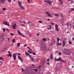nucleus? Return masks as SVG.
Segmentation results:
<instances>
[{"label": "nucleus", "mask_w": 74, "mask_h": 74, "mask_svg": "<svg viewBox=\"0 0 74 74\" xmlns=\"http://www.w3.org/2000/svg\"><path fill=\"white\" fill-rule=\"evenodd\" d=\"M71 53V51L69 49H66L65 50V54L67 55H70Z\"/></svg>", "instance_id": "nucleus-1"}, {"label": "nucleus", "mask_w": 74, "mask_h": 74, "mask_svg": "<svg viewBox=\"0 0 74 74\" xmlns=\"http://www.w3.org/2000/svg\"><path fill=\"white\" fill-rule=\"evenodd\" d=\"M55 62H57L58 61H60L61 62H64V61L61 58H59L58 59L55 58Z\"/></svg>", "instance_id": "nucleus-2"}, {"label": "nucleus", "mask_w": 74, "mask_h": 74, "mask_svg": "<svg viewBox=\"0 0 74 74\" xmlns=\"http://www.w3.org/2000/svg\"><path fill=\"white\" fill-rule=\"evenodd\" d=\"M57 41L58 42V43H57V44L59 45H61V39L59 38H57Z\"/></svg>", "instance_id": "nucleus-3"}, {"label": "nucleus", "mask_w": 74, "mask_h": 74, "mask_svg": "<svg viewBox=\"0 0 74 74\" xmlns=\"http://www.w3.org/2000/svg\"><path fill=\"white\" fill-rule=\"evenodd\" d=\"M4 35L3 34H2L1 36V39L0 41L1 42H3V41H4Z\"/></svg>", "instance_id": "nucleus-4"}, {"label": "nucleus", "mask_w": 74, "mask_h": 74, "mask_svg": "<svg viewBox=\"0 0 74 74\" xmlns=\"http://www.w3.org/2000/svg\"><path fill=\"white\" fill-rule=\"evenodd\" d=\"M3 23L5 25H7L8 26H10V23L7 21H4L3 22Z\"/></svg>", "instance_id": "nucleus-5"}, {"label": "nucleus", "mask_w": 74, "mask_h": 74, "mask_svg": "<svg viewBox=\"0 0 74 74\" xmlns=\"http://www.w3.org/2000/svg\"><path fill=\"white\" fill-rule=\"evenodd\" d=\"M28 24L31 26H34V23H32V22L29 21L28 22Z\"/></svg>", "instance_id": "nucleus-6"}, {"label": "nucleus", "mask_w": 74, "mask_h": 74, "mask_svg": "<svg viewBox=\"0 0 74 74\" xmlns=\"http://www.w3.org/2000/svg\"><path fill=\"white\" fill-rule=\"evenodd\" d=\"M19 35H21V36L22 37H25V35H23L22 34V33H21L20 31H19V30H18L17 31Z\"/></svg>", "instance_id": "nucleus-7"}, {"label": "nucleus", "mask_w": 74, "mask_h": 74, "mask_svg": "<svg viewBox=\"0 0 74 74\" xmlns=\"http://www.w3.org/2000/svg\"><path fill=\"white\" fill-rule=\"evenodd\" d=\"M55 27H56V29L58 31V32H59V29H58V25H55Z\"/></svg>", "instance_id": "nucleus-8"}, {"label": "nucleus", "mask_w": 74, "mask_h": 74, "mask_svg": "<svg viewBox=\"0 0 74 74\" xmlns=\"http://www.w3.org/2000/svg\"><path fill=\"white\" fill-rule=\"evenodd\" d=\"M47 3H48L50 4V5H52V3H53V2L52 1H47Z\"/></svg>", "instance_id": "nucleus-9"}, {"label": "nucleus", "mask_w": 74, "mask_h": 74, "mask_svg": "<svg viewBox=\"0 0 74 74\" xmlns=\"http://www.w3.org/2000/svg\"><path fill=\"white\" fill-rule=\"evenodd\" d=\"M25 54L26 55V56H29L30 58V54H29V53L27 52H25Z\"/></svg>", "instance_id": "nucleus-10"}, {"label": "nucleus", "mask_w": 74, "mask_h": 74, "mask_svg": "<svg viewBox=\"0 0 74 74\" xmlns=\"http://www.w3.org/2000/svg\"><path fill=\"white\" fill-rule=\"evenodd\" d=\"M13 56L14 59V60H15L16 59V54L15 53H14L13 55Z\"/></svg>", "instance_id": "nucleus-11"}, {"label": "nucleus", "mask_w": 74, "mask_h": 74, "mask_svg": "<svg viewBox=\"0 0 74 74\" xmlns=\"http://www.w3.org/2000/svg\"><path fill=\"white\" fill-rule=\"evenodd\" d=\"M46 13L47 14L48 16H49L50 17H52V16L50 15L49 13H48L47 12H46Z\"/></svg>", "instance_id": "nucleus-12"}, {"label": "nucleus", "mask_w": 74, "mask_h": 74, "mask_svg": "<svg viewBox=\"0 0 74 74\" xmlns=\"http://www.w3.org/2000/svg\"><path fill=\"white\" fill-rule=\"evenodd\" d=\"M5 1V0H0V2L1 3H4Z\"/></svg>", "instance_id": "nucleus-13"}, {"label": "nucleus", "mask_w": 74, "mask_h": 74, "mask_svg": "<svg viewBox=\"0 0 74 74\" xmlns=\"http://www.w3.org/2000/svg\"><path fill=\"white\" fill-rule=\"evenodd\" d=\"M20 8L22 10H25V8H23V6H20Z\"/></svg>", "instance_id": "nucleus-14"}, {"label": "nucleus", "mask_w": 74, "mask_h": 74, "mask_svg": "<svg viewBox=\"0 0 74 74\" xmlns=\"http://www.w3.org/2000/svg\"><path fill=\"white\" fill-rule=\"evenodd\" d=\"M18 3H19V5L20 7L21 6V5H22L21 4V2L18 1Z\"/></svg>", "instance_id": "nucleus-15"}, {"label": "nucleus", "mask_w": 74, "mask_h": 74, "mask_svg": "<svg viewBox=\"0 0 74 74\" xmlns=\"http://www.w3.org/2000/svg\"><path fill=\"white\" fill-rule=\"evenodd\" d=\"M59 1L61 4H63V2H62V0H59Z\"/></svg>", "instance_id": "nucleus-16"}, {"label": "nucleus", "mask_w": 74, "mask_h": 74, "mask_svg": "<svg viewBox=\"0 0 74 74\" xmlns=\"http://www.w3.org/2000/svg\"><path fill=\"white\" fill-rule=\"evenodd\" d=\"M31 59L32 60V61H33V62H35V61H34V59L33 58H31Z\"/></svg>", "instance_id": "nucleus-17"}, {"label": "nucleus", "mask_w": 74, "mask_h": 74, "mask_svg": "<svg viewBox=\"0 0 74 74\" xmlns=\"http://www.w3.org/2000/svg\"><path fill=\"white\" fill-rule=\"evenodd\" d=\"M15 27H16V26H15V25H13V27L14 29H15L16 28Z\"/></svg>", "instance_id": "nucleus-18"}, {"label": "nucleus", "mask_w": 74, "mask_h": 74, "mask_svg": "<svg viewBox=\"0 0 74 74\" xmlns=\"http://www.w3.org/2000/svg\"><path fill=\"white\" fill-rule=\"evenodd\" d=\"M71 24L69 23H67L66 24V26H71Z\"/></svg>", "instance_id": "nucleus-19"}, {"label": "nucleus", "mask_w": 74, "mask_h": 74, "mask_svg": "<svg viewBox=\"0 0 74 74\" xmlns=\"http://www.w3.org/2000/svg\"><path fill=\"white\" fill-rule=\"evenodd\" d=\"M69 44H72V42L70 41V40H69Z\"/></svg>", "instance_id": "nucleus-20"}, {"label": "nucleus", "mask_w": 74, "mask_h": 74, "mask_svg": "<svg viewBox=\"0 0 74 74\" xmlns=\"http://www.w3.org/2000/svg\"><path fill=\"white\" fill-rule=\"evenodd\" d=\"M51 59H53V56H52V54H51Z\"/></svg>", "instance_id": "nucleus-21"}, {"label": "nucleus", "mask_w": 74, "mask_h": 74, "mask_svg": "<svg viewBox=\"0 0 74 74\" xmlns=\"http://www.w3.org/2000/svg\"><path fill=\"white\" fill-rule=\"evenodd\" d=\"M32 54L33 55H36V53H35V52H33L32 53Z\"/></svg>", "instance_id": "nucleus-22"}, {"label": "nucleus", "mask_w": 74, "mask_h": 74, "mask_svg": "<svg viewBox=\"0 0 74 74\" xmlns=\"http://www.w3.org/2000/svg\"><path fill=\"white\" fill-rule=\"evenodd\" d=\"M44 41H47V39L45 38H44L42 39Z\"/></svg>", "instance_id": "nucleus-23"}, {"label": "nucleus", "mask_w": 74, "mask_h": 74, "mask_svg": "<svg viewBox=\"0 0 74 74\" xmlns=\"http://www.w3.org/2000/svg\"><path fill=\"white\" fill-rule=\"evenodd\" d=\"M63 47H64V45H65V42H64V41H63Z\"/></svg>", "instance_id": "nucleus-24"}, {"label": "nucleus", "mask_w": 74, "mask_h": 74, "mask_svg": "<svg viewBox=\"0 0 74 74\" xmlns=\"http://www.w3.org/2000/svg\"><path fill=\"white\" fill-rule=\"evenodd\" d=\"M62 52H63V53H65V50L64 49H63L62 50Z\"/></svg>", "instance_id": "nucleus-25"}, {"label": "nucleus", "mask_w": 74, "mask_h": 74, "mask_svg": "<svg viewBox=\"0 0 74 74\" xmlns=\"http://www.w3.org/2000/svg\"><path fill=\"white\" fill-rule=\"evenodd\" d=\"M59 16V15H58V14H55V16Z\"/></svg>", "instance_id": "nucleus-26"}, {"label": "nucleus", "mask_w": 74, "mask_h": 74, "mask_svg": "<svg viewBox=\"0 0 74 74\" xmlns=\"http://www.w3.org/2000/svg\"><path fill=\"white\" fill-rule=\"evenodd\" d=\"M9 3H11V0H7Z\"/></svg>", "instance_id": "nucleus-27"}, {"label": "nucleus", "mask_w": 74, "mask_h": 74, "mask_svg": "<svg viewBox=\"0 0 74 74\" xmlns=\"http://www.w3.org/2000/svg\"><path fill=\"white\" fill-rule=\"evenodd\" d=\"M17 45L18 47H19V46L20 45V43H18L17 44Z\"/></svg>", "instance_id": "nucleus-28"}, {"label": "nucleus", "mask_w": 74, "mask_h": 74, "mask_svg": "<svg viewBox=\"0 0 74 74\" xmlns=\"http://www.w3.org/2000/svg\"><path fill=\"white\" fill-rule=\"evenodd\" d=\"M5 10H6V8H3L2 10L3 11H5Z\"/></svg>", "instance_id": "nucleus-29"}, {"label": "nucleus", "mask_w": 74, "mask_h": 74, "mask_svg": "<svg viewBox=\"0 0 74 74\" xmlns=\"http://www.w3.org/2000/svg\"><path fill=\"white\" fill-rule=\"evenodd\" d=\"M60 15H61V17H62V18H63V15H62V14L60 13Z\"/></svg>", "instance_id": "nucleus-30"}, {"label": "nucleus", "mask_w": 74, "mask_h": 74, "mask_svg": "<svg viewBox=\"0 0 74 74\" xmlns=\"http://www.w3.org/2000/svg\"><path fill=\"white\" fill-rule=\"evenodd\" d=\"M10 34L11 36H14V34H13V33H11Z\"/></svg>", "instance_id": "nucleus-31"}, {"label": "nucleus", "mask_w": 74, "mask_h": 74, "mask_svg": "<svg viewBox=\"0 0 74 74\" xmlns=\"http://www.w3.org/2000/svg\"><path fill=\"white\" fill-rule=\"evenodd\" d=\"M21 56H18V59H19L20 58H21Z\"/></svg>", "instance_id": "nucleus-32"}, {"label": "nucleus", "mask_w": 74, "mask_h": 74, "mask_svg": "<svg viewBox=\"0 0 74 74\" xmlns=\"http://www.w3.org/2000/svg\"><path fill=\"white\" fill-rule=\"evenodd\" d=\"M12 42H15V40L14 39H12Z\"/></svg>", "instance_id": "nucleus-33"}, {"label": "nucleus", "mask_w": 74, "mask_h": 74, "mask_svg": "<svg viewBox=\"0 0 74 74\" xmlns=\"http://www.w3.org/2000/svg\"><path fill=\"white\" fill-rule=\"evenodd\" d=\"M21 26H25V25L23 24H21Z\"/></svg>", "instance_id": "nucleus-34"}, {"label": "nucleus", "mask_w": 74, "mask_h": 74, "mask_svg": "<svg viewBox=\"0 0 74 74\" xmlns=\"http://www.w3.org/2000/svg\"><path fill=\"white\" fill-rule=\"evenodd\" d=\"M3 32H5V29L4 28H3Z\"/></svg>", "instance_id": "nucleus-35"}, {"label": "nucleus", "mask_w": 74, "mask_h": 74, "mask_svg": "<svg viewBox=\"0 0 74 74\" xmlns=\"http://www.w3.org/2000/svg\"><path fill=\"white\" fill-rule=\"evenodd\" d=\"M19 59L20 60H21V62H23L22 59V58H20Z\"/></svg>", "instance_id": "nucleus-36"}, {"label": "nucleus", "mask_w": 74, "mask_h": 74, "mask_svg": "<svg viewBox=\"0 0 74 74\" xmlns=\"http://www.w3.org/2000/svg\"><path fill=\"white\" fill-rule=\"evenodd\" d=\"M0 60H2L3 61V59L2 58V57L0 58Z\"/></svg>", "instance_id": "nucleus-37"}, {"label": "nucleus", "mask_w": 74, "mask_h": 74, "mask_svg": "<svg viewBox=\"0 0 74 74\" xmlns=\"http://www.w3.org/2000/svg\"><path fill=\"white\" fill-rule=\"evenodd\" d=\"M2 63H3V62H0V65H1Z\"/></svg>", "instance_id": "nucleus-38"}, {"label": "nucleus", "mask_w": 74, "mask_h": 74, "mask_svg": "<svg viewBox=\"0 0 74 74\" xmlns=\"http://www.w3.org/2000/svg\"><path fill=\"white\" fill-rule=\"evenodd\" d=\"M38 22H39V23H42V21H39Z\"/></svg>", "instance_id": "nucleus-39"}, {"label": "nucleus", "mask_w": 74, "mask_h": 74, "mask_svg": "<svg viewBox=\"0 0 74 74\" xmlns=\"http://www.w3.org/2000/svg\"><path fill=\"white\" fill-rule=\"evenodd\" d=\"M9 56L10 57H12V54H9Z\"/></svg>", "instance_id": "nucleus-40"}, {"label": "nucleus", "mask_w": 74, "mask_h": 74, "mask_svg": "<svg viewBox=\"0 0 74 74\" xmlns=\"http://www.w3.org/2000/svg\"><path fill=\"white\" fill-rule=\"evenodd\" d=\"M28 52H29V53H31V54L32 53L30 51V50H28Z\"/></svg>", "instance_id": "nucleus-41"}, {"label": "nucleus", "mask_w": 74, "mask_h": 74, "mask_svg": "<svg viewBox=\"0 0 74 74\" xmlns=\"http://www.w3.org/2000/svg\"><path fill=\"white\" fill-rule=\"evenodd\" d=\"M26 23V21H23L22 22V23Z\"/></svg>", "instance_id": "nucleus-42"}, {"label": "nucleus", "mask_w": 74, "mask_h": 74, "mask_svg": "<svg viewBox=\"0 0 74 74\" xmlns=\"http://www.w3.org/2000/svg\"><path fill=\"white\" fill-rule=\"evenodd\" d=\"M59 54L60 55H62V53L60 52H59Z\"/></svg>", "instance_id": "nucleus-43"}, {"label": "nucleus", "mask_w": 74, "mask_h": 74, "mask_svg": "<svg viewBox=\"0 0 74 74\" xmlns=\"http://www.w3.org/2000/svg\"><path fill=\"white\" fill-rule=\"evenodd\" d=\"M51 24H52L53 25H54V24H55L54 23H53L52 22H51Z\"/></svg>", "instance_id": "nucleus-44"}, {"label": "nucleus", "mask_w": 74, "mask_h": 74, "mask_svg": "<svg viewBox=\"0 0 74 74\" xmlns=\"http://www.w3.org/2000/svg\"><path fill=\"white\" fill-rule=\"evenodd\" d=\"M27 1L29 3H30V0H27Z\"/></svg>", "instance_id": "nucleus-45"}, {"label": "nucleus", "mask_w": 74, "mask_h": 74, "mask_svg": "<svg viewBox=\"0 0 74 74\" xmlns=\"http://www.w3.org/2000/svg\"><path fill=\"white\" fill-rule=\"evenodd\" d=\"M29 36H30V37H31L32 36V34H30H30L29 33Z\"/></svg>", "instance_id": "nucleus-46"}, {"label": "nucleus", "mask_w": 74, "mask_h": 74, "mask_svg": "<svg viewBox=\"0 0 74 74\" xmlns=\"http://www.w3.org/2000/svg\"><path fill=\"white\" fill-rule=\"evenodd\" d=\"M7 39H8V41H10V38H8Z\"/></svg>", "instance_id": "nucleus-47"}, {"label": "nucleus", "mask_w": 74, "mask_h": 74, "mask_svg": "<svg viewBox=\"0 0 74 74\" xmlns=\"http://www.w3.org/2000/svg\"><path fill=\"white\" fill-rule=\"evenodd\" d=\"M47 29L49 30V29H51V28L49 27L47 28Z\"/></svg>", "instance_id": "nucleus-48"}, {"label": "nucleus", "mask_w": 74, "mask_h": 74, "mask_svg": "<svg viewBox=\"0 0 74 74\" xmlns=\"http://www.w3.org/2000/svg\"><path fill=\"white\" fill-rule=\"evenodd\" d=\"M49 27H50V28H51V26L50 25H49Z\"/></svg>", "instance_id": "nucleus-49"}, {"label": "nucleus", "mask_w": 74, "mask_h": 74, "mask_svg": "<svg viewBox=\"0 0 74 74\" xmlns=\"http://www.w3.org/2000/svg\"><path fill=\"white\" fill-rule=\"evenodd\" d=\"M22 69H23L22 70V71L23 72L24 71V69H23L22 68Z\"/></svg>", "instance_id": "nucleus-50"}, {"label": "nucleus", "mask_w": 74, "mask_h": 74, "mask_svg": "<svg viewBox=\"0 0 74 74\" xmlns=\"http://www.w3.org/2000/svg\"><path fill=\"white\" fill-rule=\"evenodd\" d=\"M6 30L8 32V31H9V29H6Z\"/></svg>", "instance_id": "nucleus-51"}, {"label": "nucleus", "mask_w": 74, "mask_h": 74, "mask_svg": "<svg viewBox=\"0 0 74 74\" xmlns=\"http://www.w3.org/2000/svg\"><path fill=\"white\" fill-rule=\"evenodd\" d=\"M34 70L35 71H37V69H34Z\"/></svg>", "instance_id": "nucleus-52"}, {"label": "nucleus", "mask_w": 74, "mask_h": 74, "mask_svg": "<svg viewBox=\"0 0 74 74\" xmlns=\"http://www.w3.org/2000/svg\"><path fill=\"white\" fill-rule=\"evenodd\" d=\"M29 50H30V51L32 52V49H30Z\"/></svg>", "instance_id": "nucleus-53"}, {"label": "nucleus", "mask_w": 74, "mask_h": 74, "mask_svg": "<svg viewBox=\"0 0 74 74\" xmlns=\"http://www.w3.org/2000/svg\"><path fill=\"white\" fill-rule=\"evenodd\" d=\"M37 36H39V34H37Z\"/></svg>", "instance_id": "nucleus-54"}, {"label": "nucleus", "mask_w": 74, "mask_h": 74, "mask_svg": "<svg viewBox=\"0 0 74 74\" xmlns=\"http://www.w3.org/2000/svg\"><path fill=\"white\" fill-rule=\"evenodd\" d=\"M73 1H71V3H73Z\"/></svg>", "instance_id": "nucleus-55"}, {"label": "nucleus", "mask_w": 74, "mask_h": 74, "mask_svg": "<svg viewBox=\"0 0 74 74\" xmlns=\"http://www.w3.org/2000/svg\"><path fill=\"white\" fill-rule=\"evenodd\" d=\"M6 50H5V49H4L3 50V52H4V51H5Z\"/></svg>", "instance_id": "nucleus-56"}, {"label": "nucleus", "mask_w": 74, "mask_h": 74, "mask_svg": "<svg viewBox=\"0 0 74 74\" xmlns=\"http://www.w3.org/2000/svg\"><path fill=\"white\" fill-rule=\"evenodd\" d=\"M47 61H48V62H49V59H47Z\"/></svg>", "instance_id": "nucleus-57"}, {"label": "nucleus", "mask_w": 74, "mask_h": 74, "mask_svg": "<svg viewBox=\"0 0 74 74\" xmlns=\"http://www.w3.org/2000/svg\"><path fill=\"white\" fill-rule=\"evenodd\" d=\"M71 10H74V8H72V9H71Z\"/></svg>", "instance_id": "nucleus-58"}, {"label": "nucleus", "mask_w": 74, "mask_h": 74, "mask_svg": "<svg viewBox=\"0 0 74 74\" xmlns=\"http://www.w3.org/2000/svg\"><path fill=\"white\" fill-rule=\"evenodd\" d=\"M27 48H29V49H30V47H28Z\"/></svg>", "instance_id": "nucleus-59"}, {"label": "nucleus", "mask_w": 74, "mask_h": 74, "mask_svg": "<svg viewBox=\"0 0 74 74\" xmlns=\"http://www.w3.org/2000/svg\"><path fill=\"white\" fill-rule=\"evenodd\" d=\"M18 55H21V53H18Z\"/></svg>", "instance_id": "nucleus-60"}, {"label": "nucleus", "mask_w": 74, "mask_h": 74, "mask_svg": "<svg viewBox=\"0 0 74 74\" xmlns=\"http://www.w3.org/2000/svg\"><path fill=\"white\" fill-rule=\"evenodd\" d=\"M32 66H35V65H33V64H32Z\"/></svg>", "instance_id": "nucleus-61"}, {"label": "nucleus", "mask_w": 74, "mask_h": 74, "mask_svg": "<svg viewBox=\"0 0 74 74\" xmlns=\"http://www.w3.org/2000/svg\"><path fill=\"white\" fill-rule=\"evenodd\" d=\"M24 46H25V47L26 46V44Z\"/></svg>", "instance_id": "nucleus-62"}, {"label": "nucleus", "mask_w": 74, "mask_h": 74, "mask_svg": "<svg viewBox=\"0 0 74 74\" xmlns=\"http://www.w3.org/2000/svg\"><path fill=\"white\" fill-rule=\"evenodd\" d=\"M47 64H49L50 63H47Z\"/></svg>", "instance_id": "nucleus-63"}, {"label": "nucleus", "mask_w": 74, "mask_h": 74, "mask_svg": "<svg viewBox=\"0 0 74 74\" xmlns=\"http://www.w3.org/2000/svg\"><path fill=\"white\" fill-rule=\"evenodd\" d=\"M73 40H74V38H73Z\"/></svg>", "instance_id": "nucleus-64"}]
</instances>
